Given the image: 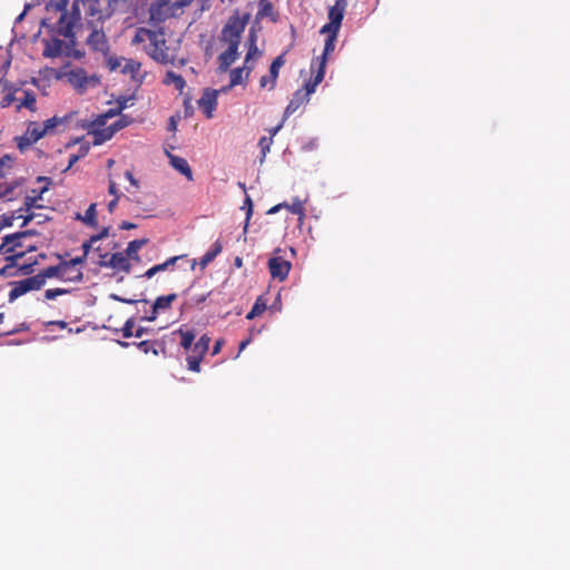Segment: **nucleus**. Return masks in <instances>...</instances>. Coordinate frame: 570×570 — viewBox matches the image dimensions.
<instances>
[{"instance_id":"obj_13","label":"nucleus","mask_w":570,"mask_h":570,"mask_svg":"<svg viewBox=\"0 0 570 570\" xmlns=\"http://www.w3.org/2000/svg\"><path fill=\"white\" fill-rule=\"evenodd\" d=\"M258 50L257 48L254 46L252 48H249L246 57H245V65L243 68H235L230 71V82H229V88L232 87H235L239 83H242L243 81V76L245 75V77L247 78L249 76V73L252 72L253 70V66L249 65L250 60L253 59V57L255 55H257Z\"/></svg>"},{"instance_id":"obj_40","label":"nucleus","mask_w":570,"mask_h":570,"mask_svg":"<svg viewBox=\"0 0 570 570\" xmlns=\"http://www.w3.org/2000/svg\"><path fill=\"white\" fill-rule=\"evenodd\" d=\"M17 148L20 153H24L29 147H31L35 142L26 135L14 138Z\"/></svg>"},{"instance_id":"obj_51","label":"nucleus","mask_w":570,"mask_h":570,"mask_svg":"<svg viewBox=\"0 0 570 570\" xmlns=\"http://www.w3.org/2000/svg\"><path fill=\"white\" fill-rule=\"evenodd\" d=\"M215 258L208 252L200 258L199 265L202 268H205L209 263H212Z\"/></svg>"},{"instance_id":"obj_19","label":"nucleus","mask_w":570,"mask_h":570,"mask_svg":"<svg viewBox=\"0 0 570 570\" xmlns=\"http://www.w3.org/2000/svg\"><path fill=\"white\" fill-rule=\"evenodd\" d=\"M309 98L307 97V94H303V90H296L293 95V98L289 100L287 107L284 111V118L289 117L293 115L299 107L308 102Z\"/></svg>"},{"instance_id":"obj_50","label":"nucleus","mask_w":570,"mask_h":570,"mask_svg":"<svg viewBox=\"0 0 570 570\" xmlns=\"http://www.w3.org/2000/svg\"><path fill=\"white\" fill-rule=\"evenodd\" d=\"M109 227H104L98 234L91 236V243H97L98 240L108 237Z\"/></svg>"},{"instance_id":"obj_28","label":"nucleus","mask_w":570,"mask_h":570,"mask_svg":"<svg viewBox=\"0 0 570 570\" xmlns=\"http://www.w3.org/2000/svg\"><path fill=\"white\" fill-rule=\"evenodd\" d=\"M24 134L33 141L37 142L45 137L40 124L37 121H29Z\"/></svg>"},{"instance_id":"obj_57","label":"nucleus","mask_w":570,"mask_h":570,"mask_svg":"<svg viewBox=\"0 0 570 570\" xmlns=\"http://www.w3.org/2000/svg\"><path fill=\"white\" fill-rule=\"evenodd\" d=\"M125 177L129 180V183L137 189L139 188V181L135 178L131 171L127 170L125 173Z\"/></svg>"},{"instance_id":"obj_30","label":"nucleus","mask_w":570,"mask_h":570,"mask_svg":"<svg viewBox=\"0 0 570 570\" xmlns=\"http://www.w3.org/2000/svg\"><path fill=\"white\" fill-rule=\"evenodd\" d=\"M164 83L165 85H174L175 88L179 91H183V89L186 85L185 79L180 75H178L174 71H168L166 73Z\"/></svg>"},{"instance_id":"obj_61","label":"nucleus","mask_w":570,"mask_h":570,"mask_svg":"<svg viewBox=\"0 0 570 570\" xmlns=\"http://www.w3.org/2000/svg\"><path fill=\"white\" fill-rule=\"evenodd\" d=\"M80 158L79 154H71L69 156L67 169H70Z\"/></svg>"},{"instance_id":"obj_35","label":"nucleus","mask_w":570,"mask_h":570,"mask_svg":"<svg viewBox=\"0 0 570 570\" xmlns=\"http://www.w3.org/2000/svg\"><path fill=\"white\" fill-rule=\"evenodd\" d=\"M147 243H148L147 238L131 240V242L128 243V246H127V248H126L124 254L126 255L127 258L128 257H136L137 252L142 246H145Z\"/></svg>"},{"instance_id":"obj_56","label":"nucleus","mask_w":570,"mask_h":570,"mask_svg":"<svg viewBox=\"0 0 570 570\" xmlns=\"http://www.w3.org/2000/svg\"><path fill=\"white\" fill-rule=\"evenodd\" d=\"M12 191H13V186H7V185L0 184V197L9 196L12 194Z\"/></svg>"},{"instance_id":"obj_59","label":"nucleus","mask_w":570,"mask_h":570,"mask_svg":"<svg viewBox=\"0 0 570 570\" xmlns=\"http://www.w3.org/2000/svg\"><path fill=\"white\" fill-rule=\"evenodd\" d=\"M224 340L223 338H219L215 342L214 346H213V351H212V354L213 355H216L220 352L223 345H224Z\"/></svg>"},{"instance_id":"obj_53","label":"nucleus","mask_w":570,"mask_h":570,"mask_svg":"<svg viewBox=\"0 0 570 570\" xmlns=\"http://www.w3.org/2000/svg\"><path fill=\"white\" fill-rule=\"evenodd\" d=\"M223 249V246L222 244L217 240L214 243L213 247L208 250L209 254H212V256L214 258H216V256L222 252Z\"/></svg>"},{"instance_id":"obj_4","label":"nucleus","mask_w":570,"mask_h":570,"mask_svg":"<svg viewBox=\"0 0 570 570\" xmlns=\"http://www.w3.org/2000/svg\"><path fill=\"white\" fill-rule=\"evenodd\" d=\"M23 238H18L16 240L7 242V235L2 238V243L0 244V252L6 256V261L8 264L0 268V275H6L7 269L11 268L16 265L17 261L22 258L26 253L33 252L37 249L36 246H28L24 250L23 248Z\"/></svg>"},{"instance_id":"obj_24","label":"nucleus","mask_w":570,"mask_h":570,"mask_svg":"<svg viewBox=\"0 0 570 570\" xmlns=\"http://www.w3.org/2000/svg\"><path fill=\"white\" fill-rule=\"evenodd\" d=\"M115 134H116V131L111 125L106 128L95 129L92 132L94 144L101 145V144L106 142L107 140L111 139Z\"/></svg>"},{"instance_id":"obj_43","label":"nucleus","mask_w":570,"mask_h":570,"mask_svg":"<svg viewBox=\"0 0 570 570\" xmlns=\"http://www.w3.org/2000/svg\"><path fill=\"white\" fill-rule=\"evenodd\" d=\"M124 108H125V104H120V105H119V107H118L117 109H109L106 114L101 115V116L97 119L96 124H97L98 126H102V125H105V120H106L107 118L115 117V116H116V115H118V114H119Z\"/></svg>"},{"instance_id":"obj_6","label":"nucleus","mask_w":570,"mask_h":570,"mask_svg":"<svg viewBox=\"0 0 570 570\" xmlns=\"http://www.w3.org/2000/svg\"><path fill=\"white\" fill-rule=\"evenodd\" d=\"M210 337L207 334H204L199 337V340L191 346L189 350L190 353L187 355V367L193 372H200V363L203 357L208 352Z\"/></svg>"},{"instance_id":"obj_36","label":"nucleus","mask_w":570,"mask_h":570,"mask_svg":"<svg viewBox=\"0 0 570 570\" xmlns=\"http://www.w3.org/2000/svg\"><path fill=\"white\" fill-rule=\"evenodd\" d=\"M73 3H77V7H79V3H81L85 8H87L89 14L96 16L99 13V19L101 18L99 0H75Z\"/></svg>"},{"instance_id":"obj_21","label":"nucleus","mask_w":570,"mask_h":570,"mask_svg":"<svg viewBox=\"0 0 570 570\" xmlns=\"http://www.w3.org/2000/svg\"><path fill=\"white\" fill-rule=\"evenodd\" d=\"M170 159V165L180 174H183L189 181L194 179L193 171L185 158H181L179 156H174L171 154H168Z\"/></svg>"},{"instance_id":"obj_54","label":"nucleus","mask_w":570,"mask_h":570,"mask_svg":"<svg viewBox=\"0 0 570 570\" xmlns=\"http://www.w3.org/2000/svg\"><path fill=\"white\" fill-rule=\"evenodd\" d=\"M223 249V246L222 244L217 240L214 243L213 247L208 250L209 254H212V256L214 258H216V256L222 252Z\"/></svg>"},{"instance_id":"obj_16","label":"nucleus","mask_w":570,"mask_h":570,"mask_svg":"<svg viewBox=\"0 0 570 570\" xmlns=\"http://www.w3.org/2000/svg\"><path fill=\"white\" fill-rule=\"evenodd\" d=\"M312 77L305 82L303 90V94H307V97L315 92L316 87L323 81L325 76V68L324 62H320L318 66H315L314 69H312Z\"/></svg>"},{"instance_id":"obj_37","label":"nucleus","mask_w":570,"mask_h":570,"mask_svg":"<svg viewBox=\"0 0 570 570\" xmlns=\"http://www.w3.org/2000/svg\"><path fill=\"white\" fill-rule=\"evenodd\" d=\"M47 187L41 188L37 196H27L24 199V209L26 212H30L32 208H40L41 206L37 205V200L41 198V195L47 191Z\"/></svg>"},{"instance_id":"obj_7","label":"nucleus","mask_w":570,"mask_h":570,"mask_svg":"<svg viewBox=\"0 0 570 570\" xmlns=\"http://www.w3.org/2000/svg\"><path fill=\"white\" fill-rule=\"evenodd\" d=\"M67 264L62 261L60 264L55 266H49L41 271L37 276L41 277V281L45 282L46 278L57 277L61 281L66 282H80L82 279L81 271H73L72 275H67Z\"/></svg>"},{"instance_id":"obj_25","label":"nucleus","mask_w":570,"mask_h":570,"mask_svg":"<svg viewBox=\"0 0 570 570\" xmlns=\"http://www.w3.org/2000/svg\"><path fill=\"white\" fill-rule=\"evenodd\" d=\"M96 207L97 205L95 203L90 204L89 207L87 208L86 213L83 216H80L79 214L77 215V219H80L82 220L86 225L88 226H91V227H97L98 225V219H97V210H96Z\"/></svg>"},{"instance_id":"obj_22","label":"nucleus","mask_w":570,"mask_h":570,"mask_svg":"<svg viewBox=\"0 0 570 570\" xmlns=\"http://www.w3.org/2000/svg\"><path fill=\"white\" fill-rule=\"evenodd\" d=\"M285 65V53H282L277 56L271 67H269V75H271V86L269 90H273L276 87V81L278 78L279 69Z\"/></svg>"},{"instance_id":"obj_11","label":"nucleus","mask_w":570,"mask_h":570,"mask_svg":"<svg viewBox=\"0 0 570 570\" xmlns=\"http://www.w3.org/2000/svg\"><path fill=\"white\" fill-rule=\"evenodd\" d=\"M68 80L73 87L81 91L89 87H95L99 82V79L96 76L89 77L82 68L72 69L68 73Z\"/></svg>"},{"instance_id":"obj_41","label":"nucleus","mask_w":570,"mask_h":570,"mask_svg":"<svg viewBox=\"0 0 570 570\" xmlns=\"http://www.w3.org/2000/svg\"><path fill=\"white\" fill-rule=\"evenodd\" d=\"M3 92H4V95L0 101V107L7 108L16 100V97H14L16 90H13L12 88H8L7 90H3Z\"/></svg>"},{"instance_id":"obj_44","label":"nucleus","mask_w":570,"mask_h":570,"mask_svg":"<svg viewBox=\"0 0 570 570\" xmlns=\"http://www.w3.org/2000/svg\"><path fill=\"white\" fill-rule=\"evenodd\" d=\"M33 235H37V232L33 229L17 232V233L7 235V242L16 240L18 238H26V237L33 236Z\"/></svg>"},{"instance_id":"obj_18","label":"nucleus","mask_w":570,"mask_h":570,"mask_svg":"<svg viewBox=\"0 0 570 570\" xmlns=\"http://www.w3.org/2000/svg\"><path fill=\"white\" fill-rule=\"evenodd\" d=\"M327 35V38L325 40L324 50L321 57H317L315 60L311 63V69H314L315 66H318L320 62H324V68L326 67L327 57L331 55L335 49V41L337 33L333 32H325Z\"/></svg>"},{"instance_id":"obj_17","label":"nucleus","mask_w":570,"mask_h":570,"mask_svg":"<svg viewBox=\"0 0 570 570\" xmlns=\"http://www.w3.org/2000/svg\"><path fill=\"white\" fill-rule=\"evenodd\" d=\"M100 264L126 273H129L131 267L124 253H115L109 257L108 262L101 261Z\"/></svg>"},{"instance_id":"obj_29","label":"nucleus","mask_w":570,"mask_h":570,"mask_svg":"<svg viewBox=\"0 0 570 570\" xmlns=\"http://www.w3.org/2000/svg\"><path fill=\"white\" fill-rule=\"evenodd\" d=\"M180 258V256H174V257H170L168 258L165 263L163 264H158V265H155L153 267H150L146 273H145V277L147 278H151L154 275H156L157 273L159 272H163L165 269H167L169 266H174L175 263Z\"/></svg>"},{"instance_id":"obj_58","label":"nucleus","mask_w":570,"mask_h":570,"mask_svg":"<svg viewBox=\"0 0 570 570\" xmlns=\"http://www.w3.org/2000/svg\"><path fill=\"white\" fill-rule=\"evenodd\" d=\"M168 2L175 8H181L191 2V0H168Z\"/></svg>"},{"instance_id":"obj_55","label":"nucleus","mask_w":570,"mask_h":570,"mask_svg":"<svg viewBox=\"0 0 570 570\" xmlns=\"http://www.w3.org/2000/svg\"><path fill=\"white\" fill-rule=\"evenodd\" d=\"M57 326L59 328H68V324L65 321H50L46 323V327Z\"/></svg>"},{"instance_id":"obj_62","label":"nucleus","mask_w":570,"mask_h":570,"mask_svg":"<svg viewBox=\"0 0 570 570\" xmlns=\"http://www.w3.org/2000/svg\"><path fill=\"white\" fill-rule=\"evenodd\" d=\"M119 198L120 197H114V199H111L109 203H108V212L111 214L114 213V210L116 209L117 205H118V202H119Z\"/></svg>"},{"instance_id":"obj_26","label":"nucleus","mask_w":570,"mask_h":570,"mask_svg":"<svg viewBox=\"0 0 570 570\" xmlns=\"http://www.w3.org/2000/svg\"><path fill=\"white\" fill-rule=\"evenodd\" d=\"M177 334L180 336V346L186 351L188 352L191 346L195 344L194 341H195V333L194 331L191 330H183V328H179L177 331Z\"/></svg>"},{"instance_id":"obj_31","label":"nucleus","mask_w":570,"mask_h":570,"mask_svg":"<svg viewBox=\"0 0 570 570\" xmlns=\"http://www.w3.org/2000/svg\"><path fill=\"white\" fill-rule=\"evenodd\" d=\"M36 95L31 90H26L23 92V99L17 106V110H20L22 107L36 111Z\"/></svg>"},{"instance_id":"obj_32","label":"nucleus","mask_w":570,"mask_h":570,"mask_svg":"<svg viewBox=\"0 0 570 570\" xmlns=\"http://www.w3.org/2000/svg\"><path fill=\"white\" fill-rule=\"evenodd\" d=\"M267 308L266 301L259 296L256 302L254 303L252 309L246 315L247 320H253L256 316L262 315Z\"/></svg>"},{"instance_id":"obj_15","label":"nucleus","mask_w":570,"mask_h":570,"mask_svg":"<svg viewBox=\"0 0 570 570\" xmlns=\"http://www.w3.org/2000/svg\"><path fill=\"white\" fill-rule=\"evenodd\" d=\"M197 102L206 118L210 119L213 117L214 110L217 107V91L206 89Z\"/></svg>"},{"instance_id":"obj_46","label":"nucleus","mask_w":570,"mask_h":570,"mask_svg":"<svg viewBox=\"0 0 570 570\" xmlns=\"http://www.w3.org/2000/svg\"><path fill=\"white\" fill-rule=\"evenodd\" d=\"M130 122H131V118L126 115H122L117 121L111 124V126L114 127L115 131L117 132L118 130L130 125Z\"/></svg>"},{"instance_id":"obj_2","label":"nucleus","mask_w":570,"mask_h":570,"mask_svg":"<svg viewBox=\"0 0 570 570\" xmlns=\"http://www.w3.org/2000/svg\"><path fill=\"white\" fill-rule=\"evenodd\" d=\"M245 24L238 18H232L222 30V40L228 48L218 56L219 71L226 72L238 58V46Z\"/></svg>"},{"instance_id":"obj_20","label":"nucleus","mask_w":570,"mask_h":570,"mask_svg":"<svg viewBox=\"0 0 570 570\" xmlns=\"http://www.w3.org/2000/svg\"><path fill=\"white\" fill-rule=\"evenodd\" d=\"M45 48L42 51L46 58H57L62 53L63 41L58 38L45 39Z\"/></svg>"},{"instance_id":"obj_38","label":"nucleus","mask_w":570,"mask_h":570,"mask_svg":"<svg viewBox=\"0 0 570 570\" xmlns=\"http://www.w3.org/2000/svg\"><path fill=\"white\" fill-rule=\"evenodd\" d=\"M258 17H273L274 16V7L271 1H259V10L257 13Z\"/></svg>"},{"instance_id":"obj_9","label":"nucleus","mask_w":570,"mask_h":570,"mask_svg":"<svg viewBox=\"0 0 570 570\" xmlns=\"http://www.w3.org/2000/svg\"><path fill=\"white\" fill-rule=\"evenodd\" d=\"M11 286L12 288L9 292V301L13 302L30 291L40 289L43 286V281H41L40 276H32L19 282H12Z\"/></svg>"},{"instance_id":"obj_45","label":"nucleus","mask_w":570,"mask_h":570,"mask_svg":"<svg viewBox=\"0 0 570 570\" xmlns=\"http://www.w3.org/2000/svg\"><path fill=\"white\" fill-rule=\"evenodd\" d=\"M16 158L11 155H4L0 158V168L6 170H10L13 167Z\"/></svg>"},{"instance_id":"obj_48","label":"nucleus","mask_w":570,"mask_h":570,"mask_svg":"<svg viewBox=\"0 0 570 570\" xmlns=\"http://www.w3.org/2000/svg\"><path fill=\"white\" fill-rule=\"evenodd\" d=\"M245 207L247 208V212H246V223H245V229H246L247 226H248V222H249V219H250V217L253 215V202H252V198L248 195H246L245 200H244L243 208H245Z\"/></svg>"},{"instance_id":"obj_49","label":"nucleus","mask_w":570,"mask_h":570,"mask_svg":"<svg viewBox=\"0 0 570 570\" xmlns=\"http://www.w3.org/2000/svg\"><path fill=\"white\" fill-rule=\"evenodd\" d=\"M86 261V256H77L75 258H71L70 261H63L65 264H67V269L68 272L73 267H76L77 265H80L82 264L83 262Z\"/></svg>"},{"instance_id":"obj_34","label":"nucleus","mask_w":570,"mask_h":570,"mask_svg":"<svg viewBox=\"0 0 570 570\" xmlns=\"http://www.w3.org/2000/svg\"><path fill=\"white\" fill-rule=\"evenodd\" d=\"M284 208H287L292 214L298 215L302 219L305 216V208L303 202L295 197L291 204L284 203Z\"/></svg>"},{"instance_id":"obj_14","label":"nucleus","mask_w":570,"mask_h":570,"mask_svg":"<svg viewBox=\"0 0 570 570\" xmlns=\"http://www.w3.org/2000/svg\"><path fill=\"white\" fill-rule=\"evenodd\" d=\"M177 298V294L171 293L168 295L159 296L156 298L154 304L150 306V314L142 316V321L153 322L157 318V315L161 311L169 309L171 306V303Z\"/></svg>"},{"instance_id":"obj_42","label":"nucleus","mask_w":570,"mask_h":570,"mask_svg":"<svg viewBox=\"0 0 570 570\" xmlns=\"http://www.w3.org/2000/svg\"><path fill=\"white\" fill-rule=\"evenodd\" d=\"M134 327H135V317H130L125 322L122 328L120 330L122 337L129 338V337L134 336Z\"/></svg>"},{"instance_id":"obj_10","label":"nucleus","mask_w":570,"mask_h":570,"mask_svg":"<svg viewBox=\"0 0 570 570\" xmlns=\"http://www.w3.org/2000/svg\"><path fill=\"white\" fill-rule=\"evenodd\" d=\"M346 4H347L346 0H336L335 1L334 6H332L328 10L330 22L322 27L321 33H325V32L337 33L338 32L341 24H342V20L344 18Z\"/></svg>"},{"instance_id":"obj_47","label":"nucleus","mask_w":570,"mask_h":570,"mask_svg":"<svg viewBox=\"0 0 570 570\" xmlns=\"http://www.w3.org/2000/svg\"><path fill=\"white\" fill-rule=\"evenodd\" d=\"M69 293L68 289L65 288H49L45 292V297L47 299H55L60 295Z\"/></svg>"},{"instance_id":"obj_23","label":"nucleus","mask_w":570,"mask_h":570,"mask_svg":"<svg viewBox=\"0 0 570 570\" xmlns=\"http://www.w3.org/2000/svg\"><path fill=\"white\" fill-rule=\"evenodd\" d=\"M21 217L23 218L21 226H27L31 220L35 219L36 216L33 213H29L26 216H22L21 214L18 216H16L14 214H12V215L4 214V215L0 216V225L2 226V228L10 227V226H12L13 220L16 218H21Z\"/></svg>"},{"instance_id":"obj_64","label":"nucleus","mask_w":570,"mask_h":570,"mask_svg":"<svg viewBox=\"0 0 570 570\" xmlns=\"http://www.w3.org/2000/svg\"><path fill=\"white\" fill-rule=\"evenodd\" d=\"M119 227H120V229L129 230V229H134V228H136V227H137V225H136V224H134V223H130V222L125 220V222H122V223L120 224V226H119Z\"/></svg>"},{"instance_id":"obj_33","label":"nucleus","mask_w":570,"mask_h":570,"mask_svg":"<svg viewBox=\"0 0 570 570\" xmlns=\"http://www.w3.org/2000/svg\"><path fill=\"white\" fill-rule=\"evenodd\" d=\"M132 344L136 345L144 354L153 353L154 355H158L157 346H160V344L157 341L145 340Z\"/></svg>"},{"instance_id":"obj_5","label":"nucleus","mask_w":570,"mask_h":570,"mask_svg":"<svg viewBox=\"0 0 570 570\" xmlns=\"http://www.w3.org/2000/svg\"><path fill=\"white\" fill-rule=\"evenodd\" d=\"M107 67L110 71L119 70L124 75L130 76L131 79H138L141 63L138 60L125 57L109 56L107 57Z\"/></svg>"},{"instance_id":"obj_27","label":"nucleus","mask_w":570,"mask_h":570,"mask_svg":"<svg viewBox=\"0 0 570 570\" xmlns=\"http://www.w3.org/2000/svg\"><path fill=\"white\" fill-rule=\"evenodd\" d=\"M67 121V117H52L47 119L43 124H40L41 130L43 131V135H48L53 132V130L59 126L63 125Z\"/></svg>"},{"instance_id":"obj_52","label":"nucleus","mask_w":570,"mask_h":570,"mask_svg":"<svg viewBox=\"0 0 570 570\" xmlns=\"http://www.w3.org/2000/svg\"><path fill=\"white\" fill-rule=\"evenodd\" d=\"M108 193L114 197H120L117 184L112 179L109 180Z\"/></svg>"},{"instance_id":"obj_8","label":"nucleus","mask_w":570,"mask_h":570,"mask_svg":"<svg viewBox=\"0 0 570 570\" xmlns=\"http://www.w3.org/2000/svg\"><path fill=\"white\" fill-rule=\"evenodd\" d=\"M86 43L92 51L100 52L106 58L109 57V42L102 27L94 24L87 37Z\"/></svg>"},{"instance_id":"obj_63","label":"nucleus","mask_w":570,"mask_h":570,"mask_svg":"<svg viewBox=\"0 0 570 570\" xmlns=\"http://www.w3.org/2000/svg\"><path fill=\"white\" fill-rule=\"evenodd\" d=\"M259 86L261 88L269 87L271 86V75L269 76H263L259 79Z\"/></svg>"},{"instance_id":"obj_60","label":"nucleus","mask_w":570,"mask_h":570,"mask_svg":"<svg viewBox=\"0 0 570 570\" xmlns=\"http://www.w3.org/2000/svg\"><path fill=\"white\" fill-rule=\"evenodd\" d=\"M207 298V295L203 294V295H198V296H195L191 298V303L195 305V306H199L200 304H203Z\"/></svg>"},{"instance_id":"obj_39","label":"nucleus","mask_w":570,"mask_h":570,"mask_svg":"<svg viewBox=\"0 0 570 570\" xmlns=\"http://www.w3.org/2000/svg\"><path fill=\"white\" fill-rule=\"evenodd\" d=\"M272 145H273L272 137L264 136L259 139L258 146H259L261 153H262L261 163H263L265 160V157H266L267 153L271 150Z\"/></svg>"},{"instance_id":"obj_3","label":"nucleus","mask_w":570,"mask_h":570,"mask_svg":"<svg viewBox=\"0 0 570 570\" xmlns=\"http://www.w3.org/2000/svg\"><path fill=\"white\" fill-rule=\"evenodd\" d=\"M145 42H148L146 46L147 53L155 61L160 63H167L170 61L164 32L154 31L147 28H138L132 38V43L139 45Z\"/></svg>"},{"instance_id":"obj_1","label":"nucleus","mask_w":570,"mask_h":570,"mask_svg":"<svg viewBox=\"0 0 570 570\" xmlns=\"http://www.w3.org/2000/svg\"><path fill=\"white\" fill-rule=\"evenodd\" d=\"M69 0H57L56 2H48L47 10L59 13L57 22L51 26V30L59 36H62L70 41L75 39V28L79 23L81 16L80 9L77 3H72L71 9L68 10Z\"/></svg>"},{"instance_id":"obj_12","label":"nucleus","mask_w":570,"mask_h":570,"mask_svg":"<svg viewBox=\"0 0 570 570\" xmlns=\"http://www.w3.org/2000/svg\"><path fill=\"white\" fill-rule=\"evenodd\" d=\"M291 268V262L281 256H274L268 259V269L271 276L274 279H278L279 282L285 281L289 274Z\"/></svg>"}]
</instances>
